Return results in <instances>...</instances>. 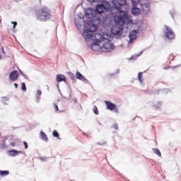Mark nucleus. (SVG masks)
<instances>
[{
  "mask_svg": "<svg viewBox=\"0 0 181 181\" xmlns=\"http://www.w3.org/2000/svg\"><path fill=\"white\" fill-rule=\"evenodd\" d=\"M14 86L16 88H18V83H14Z\"/></svg>",
  "mask_w": 181,
  "mask_h": 181,
  "instance_id": "obj_33",
  "label": "nucleus"
},
{
  "mask_svg": "<svg viewBox=\"0 0 181 181\" xmlns=\"http://www.w3.org/2000/svg\"><path fill=\"white\" fill-rule=\"evenodd\" d=\"M76 76L78 80H84V76H83V75L80 72L76 71Z\"/></svg>",
  "mask_w": 181,
  "mask_h": 181,
  "instance_id": "obj_18",
  "label": "nucleus"
},
{
  "mask_svg": "<svg viewBox=\"0 0 181 181\" xmlns=\"http://www.w3.org/2000/svg\"><path fill=\"white\" fill-rule=\"evenodd\" d=\"M0 59H2V56L0 54Z\"/></svg>",
  "mask_w": 181,
  "mask_h": 181,
  "instance_id": "obj_35",
  "label": "nucleus"
},
{
  "mask_svg": "<svg viewBox=\"0 0 181 181\" xmlns=\"http://www.w3.org/2000/svg\"><path fill=\"white\" fill-rule=\"evenodd\" d=\"M37 94H38V95H42V91L38 90V91H37Z\"/></svg>",
  "mask_w": 181,
  "mask_h": 181,
  "instance_id": "obj_32",
  "label": "nucleus"
},
{
  "mask_svg": "<svg viewBox=\"0 0 181 181\" xmlns=\"http://www.w3.org/2000/svg\"><path fill=\"white\" fill-rule=\"evenodd\" d=\"M35 18L40 22H46L52 18V11L47 7H42L36 11Z\"/></svg>",
  "mask_w": 181,
  "mask_h": 181,
  "instance_id": "obj_2",
  "label": "nucleus"
},
{
  "mask_svg": "<svg viewBox=\"0 0 181 181\" xmlns=\"http://www.w3.org/2000/svg\"><path fill=\"white\" fill-rule=\"evenodd\" d=\"M107 9V7H105L104 4H98L96 6V12H98L99 13H103Z\"/></svg>",
  "mask_w": 181,
  "mask_h": 181,
  "instance_id": "obj_11",
  "label": "nucleus"
},
{
  "mask_svg": "<svg viewBox=\"0 0 181 181\" xmlns=\"http://www.w3.org/2000/svg\"><path fill=\"white\" fill-rule=\"evenodd\" d=\"M164 33L168 39L173 40L175 39V33L172 30L169 26L165 25V30H164Z\"/></svg>",
  "mask_w": 181,
  "mask_h": 181,
  "instance_id": "obj_5",
  "label": "nucleus"
},
{
  "mask_svg": "<svg viewBox=\"0 0 181 181\" xmlns=\"http://www.w3.org/2000/svg\"><path fill=\"white\" fill-rule=\"evenodd\" d=\"M100 46L101 47V50L103 52H112L115 49V46L114 44L111 42L110 39L105 38L100 42Z\"/></svg>",
  "mask_w": 181,
  "mask_h": 181,
  "instance_id": "obj_4",
  "label": "nucleus"
},
{
  "mask_svg": "<svg viewBox=\"0 0 181 181\" xmlns=\"http://www.w3.org/2000/svg\"><path fill=\"white\" fill-rule=\"evenodd\" d=\"M93 111L94 114H95L96 115H98L99 112H98V108L97 107V106L93 107Z\"/></svg>",
  "mask_w": 181,
  "mask_h": 181,
  "instance_id": "obj_23",
  "label": "nucleus"
},
{
  "mask_svg": "<svg viewBox=\"0 0 181 181\" xmlns=\"http://www.w3.org/2000/svg\"><path fill=\"white\" fill-rule=\"evenodd\" d=\"M52 135L54 138H57L58 139H60V137L59 136V133L57 132V131L54 130L52 132Z\"/></svg>",
  "mask_w": 181,
  "mask_h": 181,
  "instance_id": "obj_21",
  "label": "nucleus"
},
{
  "mask_svg": "<svg viewBox=\"0 0 181 181\" xmlns=\"http://www.w3.org/2000/svg\"><path fill=\"white\" fill-rule=\"evenodd\" d=\"M40 136L42 141H45V142H47L49 141V139L47 138V135H46V133H45L44 132H40Z\"/></svg>",
  "mask_w": 181,
  "mask_h": 181,
  "instance_id": "obj_16",
  "label": "nucleus"
},
{
  "mask_svg": "<svg viewBox=\"0 0 181 181\" xmlns=\"http://www.w3.org/2000/svg\"><path fill=\"white\" fill-rule=\"evenodd\" d=\"M21 74H22V76H23V73H22V71H21Z\"/></svg>",
  "mask_w": 181,
  "mask_h": 181,
  "instance_id": "obj_34",
  "label": "nucleus"
},
{
  "mask_svg": "<svg viewBox=\"0 0 181 181\" xmlns=\"http://www.w3.org/2000/svg\"><path fill=\"white\" fill-rule=\"evenodd\" d=\"M11 23L13 24V29H15V28H16V25H18V23L12 21Z\"/></svg>",
  "mask_w": 181,
  "mask_h": 181,
  "instance_id": "obj_28",
  "label": "nucleus"
},
{
  "mask_svg": "<svg viewBox=\"0 0 181 181\" xmlns=\"http://www.w3.org/2000/svg\"><path fill=\"white\" fill-rule=\"evenodd\" d=\"M21 90L23 91H26V84L25 83V82H23L21 83Z\"/></svg>",
  "mask_w": 181,
  "mask_h": 181,
  "instance_id": "obj_24",
  "label": "nucleus"
},
{
  "mask_svg": "<svg viewBox=\"0 0 181 181\" xmlns=\"http://www.w3.org/2000/svg\"><path fill=\"white\" fill-rule=\"evenodd\" d=\"M54 107L55 111H59V106H57L56 103L54 104Z\"/></svg>",
  "mask_w": 181,
  "mask_h": 181,
  "instance_id": "obj_26",
  "label": "nucleus"
},
{
  "mask_svg": "<svg viewBox=\"0 0 181 181\" xmlns=\"http://www.w3.org/2000/svg\"><path fill=\"white\" fill-rule=\"evenodd\" d=\"M111 32H112V35L121 36V35H122V33L124 32V30L122 29V28L119 27V25H116L112 28Z\"/></svg>",
  "mask_w": 181,
  "mask_h": 181,
  "instance_id": "obj_6",
  "label": "nucleus"
},
{
  "mask_svg": "<svg viewBox=\"0 0 181 181\" xmlns=\"http://www.w3.org/2000/svg\"><path fill=\"white\" fill-rule=\"evenodd\" d=\"M2 23V21L1 20H0V23Z\"/></svg>",
  "mask_w": 181,
  "mask_h": 181,
  "instance_id": "obj_36",
  "label": "nucleus"
},
{
  "mask_svg": "<svg viewBox=\"0 0 181 181\" xmlns=\"http://www.w3.org/2000/svg\"><path fill=\"white\" fill-rule=\"evenodd\" d=\"M10 154V156H16V155H19V153H22L21 151H15V150H10L8 151Z\"/></svg>",
  "mask_w": 181,
  "mask_h": 181,
  "instance_id": "obj_15",
  "label": "nucleus"
},
{
  "mask_svg": "<svg viewBox=\"0 0 181 181\" xmlns=\"http://www.w3.org/2000/svg\"><path fill=\"white\" fill-rule=\"evenodd\" d=\"M56 80L57 83H61V81H64V83L67 82V79L66 78V76L64 75L58 74L56 76Z\"/></svg>",
  "mask_w": 181,
  "mask_h": 181,
  "instance_id": "obj_13",
  "label": "nucleus"
},
{
  "mask_svg": "<svg viewBox=\"0 0 181 181\" xmlns=\"http://www.w3.org/2000/svg\"><path fill=\"white\" fill-rule=\"evenodd\" d=\"M141 12V10L139 8H134L132 10V13L133 15H135L136 16H138Z\"/></svg>",
  "mask_w": 181,
  "mask_h": 181,
  "instance_id": "obj_17",
  "label": "nucleus"
},
{
  "mask_svg": "<svg viewBox=\"0 0 181 181\" xmlns=\"http://www.w3.org/2000/svg\"><path fill=\"white\" fill-rule=\"evenodd\" d=\"M154 153H156V155H157L158 156H162V154L160 153V151H159V149L158 148H153V149Z\"/></svg>",
  "mask_w": 181,
  "mask_h": 181,
  "instance_id": "obj_20",
  "label": "nucleus"
},
{
  "mask_svg": "<svg viewBox=\"0 0 181 181\" xmlns=\"http://www.w3.org/2000/svg\"><path fill=\"white\" fill-rule=\"evenodd\" d=\"M10 145H11V146H15V145H16V144H15V142H11V144H10Z\"/></svg>",
  "mask_w": 181,
  "mask_h": 181,
  "instance_id": "obj_30",
  "label": "nucleus"
},
{
  "mask_svg": "<svg viewBox=\"0 0 181 181\" xmlns=\"http://www.w3.org/2000/svg\"><path fill=\"white\" fill-rule=\"evenodd\" d=\"M113 128L115 129H118V124H113Z\"/></svg>",
  "mask_w": 181,
  "mask_h": 181,
  "instance_id": "obj_29",
  "label": "nucleus"
},
{
  "mask_svg": "<svg viewBox=\"0 0 181 181\" xmlns=\"http://www.w3.org/2000/svg\"><path fill=\"white\" fill-rule=\"evenodd\" d=\"M142 74H143L142 72H139L138 74V78L140 83H144V79H142Z\"/></svg>",
  "mask_w": 181,
  "mask_h": 181,
  "instance_id": "obj_22",
  "label": "nucleus"
},
{
  "mask_svg": "<svg viewBox=\"0 0 181 181\" xmlns=\"http://www.w3.org/2000/svg\"><path fill=\"white\" fill-rule=\"evenodd\" d=\"M90 47L92 50H94V52H98V50H101V46H100V42L92 43L90 45Z\"/></svg>",
  "mask_w": 181,
  "mask_h": 181,
  "instance_id": "obj_12",
  "label": "nucleus"
},
{
  "mask_svg": "<svg viewBox=\"0 0 181 181\" xmlns=\"http://www.w3.org/2000/svg\"><path fill=\"white\" fill-rule=\"evenodd\" d=\"M97 30V26L95 25H92L90 29H86L83 30L82 34L83 37L87 40L88 39H93V40H95L96 43H100V42H103L104 39H105V36L96 33L94 35V32Z\"/></svg>",
  "mask_w": 181,
  "mask_h": 181,
  "instance_id": "obj_1",
  "label": "nucleus"
},
{
  "mask_svg": "<svg viewBox=\"0 0 181 181\" xmlns=\"http://www.w3.org/2000/svg\"><path fill=\"white\" fill-rule=\"evenodd\" d=\"M114 21L116 25L123 26L125 23H132V18L126 11H120L119 16H115L114 17Z\"/></svg>",
  "mask_w": 181,
  "mask_h": 181,
  "instance_id": "obj_3",
  "label": "nucleus"
},
{
  "mask_svg": "<svg viewBox=\"0 0 181 181\" xmlns=\"http://www.w3.org/2000/svg\"><path fill=\"white\" fill-rule=\"evenodd\" d=\"M19 78V72L18 71H13L11 72L9 75V78L11 81H16L18 78Z\"/></svg>",
  "mask_w": 181,
  "mask_h": 181,
  "instance_id": "obj_10",
  "label": "nucleus"
},
{
  "mask_svg": "<svg viewBox=\"0 0 181 181\" xmlns=\"http://www.w3.org/2000/svg\"><path fill=\"white\" fill-rule=\"evenodd\" d=\"M87 1H88V2H91V3L95 2V0H87Z\"/></svg>",
  "mask_w": 181,
  "mask_h": 181,
  "instance_id": "obj_31",
  "label": "nucleus"
},
{
  "mask_svg": "<svg viewBox=\"0 0 181 181\" xmlns=\"http://www.w3.org/2000/svg\"><path fill=\"white\" fill-rule=\"evenodd\" d=\"M105 104L107 106V109L110 110V111H115V112H118V108L115 104L108 100H105Z\"/></svg>",
  "mask_w": 181,
  "mask_h": 181,
  "instance_id": "obj_7",
  "label": "nucleus"
},
{
  "mask_svg": "<svg viewBox=\"0 0 181 181\" xmlns=\"http://www.w3.org/2000/svg\"><path fill=\"white\" fill-rule=\"evenodd\" d=\"M112 4L115 5V8H118V6L127 5V0H113Z\"/></svg>",
  "mask_w": 181,
  "mask_h": 181,
  "instance_id": "obj_9",
  "label": "nucleus"
},
{
  "mask_svg": "<svg viewBox=\"0 0 181 181\" xmlns=\"http://www.w3.org/2000/svg\"><path fill=\"white\" fill-rule=\"evenodd\" d=\"M23 145L25 146V149H28V143H26V141H23Z\"/></svg>",
  "mask_w": 181,
  "mask_h": 181,
  "instance_id": "obj_27",
  "label": "nucleus"
},
{
  "mask_svg": "<svg viewBox=\"0 0 181 181\" xmlns=\"http://www.w3.org/2000/svg\"><path fill=\"white\" fill-rule=\"evenodd\" d=\"M139 33V30H132L129 35V43H134V41L136 39V35Z\"/></svg>",
  "mask_w": 181,
  "mask_h": 181,
  "instance_id": "obj_8",
  "label": "nucleus"
},
{
  "mask_svg": "<svg viewBox=\"0 0 181 181\" xmlns=\"http://www.w3.org/2000/svg\"><path fill=\"white\" fill-rule=\"evenodd\" d=\"M141 9H142L143 12H145L146 13L147 12H149V11L151 9V6L148 3L143 4H141Z\"/></svg>",
  "mask_w": 181,
  "mask_h": 181,
  "instance_id": "obj_14",
  "label": "nucleus"
},
{
  "mask_svg": "<svg viewBox=\"0 0 181 181\" xmlns=\"http://www.w3.org/2000/svg\"><path fill=\"white\" fill-rule=\"evenodd\" d=\"M9 171L8 170H0V176H8Z\"/></svg>",
  "mask_w": 181,
  "mask_h": 181,
  "instance_id": "obj_19",
  "label": "nucleus"
},
{
  "mask_svg": "<svg viewBox=\"0 0 181 181\" xmlns=\"http://www.w3.org/2000/svg\"><path fill=\"white\" fill-rule=\"evenodd\" d=\"M133 6H135L136 4L139 2V0H132Z\"/></svg>",
  "mask_w": 181,
  "mask_h": 181,
  "instance_id": "obj_25",
  "label": "nucleus"
}]
</instances>
